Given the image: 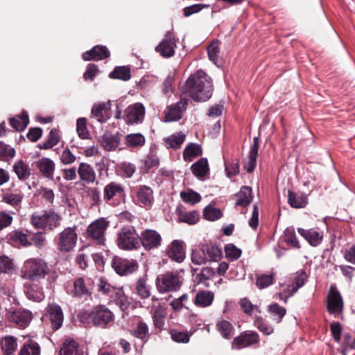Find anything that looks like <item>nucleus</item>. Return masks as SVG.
Returning a JSON list of instances; mask_svg holds the SVG:
<instances>
[{"mask_svg":"<svg viewBox=\"0 0 355 355\" xmlns=\"http://www.w3.org/2000/svg\"><path fill=\"white\" fill-rule=\"evenodd\" d=\"M216 328L225 339L232 338L234 334V328L232 324L224 319H221L217 322Z\"/></svg>","mask_w":355,"mask_h":355,"instance_id":"nucleus-39","label":"nucleus"},{"mask_svg":"<svg viewBox=\"0 0 355 355\" xmlns=\"http://www.w3.org/2000/svg\"><path fill=\"white\" fill-rule=\"evenodd\" d=\"M140 247L146 251L159 248L162 245V237L159 232L153 229H145L139 234Z\"/></svg>","mask_w":355,"mask_h":355,"instance_id":"nucleus-8","label":"nucleus"},{"mask_svg":"<svg viewBox=\"0 0 355 355\" xmlns=\"http://www.w3.org/2000/svg\"><path fill=\"white\" fill-rule=\"evenodd\" d=\"M214 300V293L211 291H199L194 298L193 303L198 307H207L211 305Z\"/></svg>","mask_w":355,"mask_h":355,"instance_id":"nucleus-29","label":"nucleus"},{"mask_svg":"<svg viewBox=\"0 0 355 355\" xmlns=\"http://www.w3.org/2000/svg\"><path fill=\"white\" fill-rule=\"evenodd\" d=\"M1 346L4 354L10 355L17 349V339L14 336H6L2 339Z\"/></svg>","mask_w":355,"mask_h":355,"instance_id":"nucleus-47","label":"nucleus"},{"mask_svg":"<svg viewBox=\"0 0 355 355\" xmlns=\"http://www.w3.org/2000/svg\"><path fill=\"white\" fill-rule=\"evenodd\" d=\"M203 216L206 220L214 221L220 219L223 216V213L220 209L213 207L209 205L205 207Z\"/></svg>","mask_w":355,"mask_h":355,"instance_id":"nucleus-53","label":"nucleus"},{"mask_svg":"<svg viewBox=\"0 0 355 355\" xmlns=\"http://www.w3.org/2000/svg\"><path fill=\"white\" fill-rule=\"evenodd\" d=\"M225 253L226 257L230 261L237 260L241 255L242 251L233 243H228L225 247Z\"/></svg>","mask_w":355,"mask_h":355,"instance_id":"nucleus-56","label":"nucleus"},{"mask_svg":"<svg viewBox=\"0 0 355 355\" xmlns=\"http://www.w3.org/2000/svg\"><path fill=\"white\" fill-rule=\"evenodd\" d=\"M183 89L194 101H206L212 96L211 78L202 70H198L186 80Z\"/></svg>","mask_w":355,"mask_h":355,"instance_id":"nucleus-2","label":"nucleus"},{"mask_svg":"<svg viewBox=\"0 0 355 355\" xmlns=\"http://www.w3.org/2000/svg\"><path fill=\"white\" fill-rule=\"evenodd\" d=\"M114 320V315L105 305L99 304L91 310L80 311L71 318L75 325L95 326L102 329L108 327Z\"/></svg>","mask_w":355,"mask_h":355,"instance_id":"nucleus-1","label":"nucleus"},{"mask_svg":"<svg viewBox=\"0 0 355 355\" xmlns=\"http://www.w3.org/2000/svg\"><path fill=\"white\" fill-rule=\"evenodd\" d=\"M24 293L28 299L37 302H41L44 297L42 288L35 284L26 285Z\"/></svg>","mask_w":355,"mask_h":355,"instance_id":"nucleus-37","label":"nucleus"},{"mask_svg":"<svg viewBox=\"0 0 355 355\" xmlns=\"http://www.w3.org/2000/svg\"><path fill=\"white\" fill-rule=\"evenodd\" d=\"M343 300L340 293L334 286H331L327 295V310L331 315L342 314L343 311Z\"/></svg>","mask_w":355,"mask_h":355,"instance_id":"nucleus-11","label":"nucleus"},{"mask_svg":"<svg viewBox=\"0 0 355 355\" xmlns=\"http://www.w3.org/2000/svg\"><path fill=\"white\" fill-rule=\"evenodd\" d=\"M235 197L236 207H248L253 199L252 188L248 186L241 187L240 191L235 194Z\"/></svg>","mask_w":355,"mask_h":355,"instance_id":"nucleus-27","label":"nucleus"},{"mask_svg":"<svg viewBox=\"0 0 355 355\" xmlns=\"http://www.w3.org/2000/svg\"><path fill=\"white\" fill-rule=\"evenodd\" d=\"M307 277V275L304 270H300L291 275L290 284H293L295 287L294 292H297L299 288L305 284Z\"/></svg>","mask_w":355,"mask_h":355,"instance_id":"nucleus-44","label":"nucleus"},{"mask_svg":"<svg viewBox=\"0 0 355 355\" xmlns=\"http://www.w3.org/2000/svg\"><path fill=\"white\" fill-rule=\"evenodd\" d=\"M219 42L218 40H215L207 47V54L209 60L218 67L219 66V63H220V61L219 60Z\"/></svg>","mask_w":355,"mask_h":355,"instance_id":"nucleus-50","label":"nucleus"},{"mask_svg":"<svg viewBox=\"0 0 355 355\" xmlns=\"http://www.w3.org/2000/svg\"><path fill=\"white\" fill-rule=\"evenodd\" d=\"M201 251L207 259L216 261L221 256V250L216 244L209 243L202 245Z\"/></svg>","mask_w":355,"mask_h":355,"instance_id":"nucleus-35","label":"nucleus"},{"mask_svg":"<svg viewBox=\"0 0 355 355\" xmlns=\"http://www.w3.org/2000/svg\"><path fill=\"white\" fill-rule=\"evenodd\" d=\"M159 164L158 157L155 153H150L140 161L139 171L143 175L147 174L151 169L157 168Z\"/></svg>","mask_w":355,"mask_h":355,"instance_id":"nucleus-28","label":"nucleus"},{"mask_svg":"<svg viewBox=\"0 0 355 355\" xmlns=\"http://www.w3.org/2000/svg\"><path fill=\"white\" fill-rule=\"evenodd\" d=\"M12 167L13 171L21 180H26L31 175L28 166L21 159L15 162Z\"/></svg>","mask_w":355,"mask_h":355,"instance_id":"nucleus-41","label":"nucleus"},{"mask_svg":"<svg viewBox=\"0 0 355 355\" xmlns=\"http://www.w3.org/2000/svg\"><path fill=\"white\" fill-rule=\"evenodd\" d=\"M110 101L95 103L91 110V117L101 123H105L111 116Z\"/></svg>","mask_w":355,"mask_h":355,"instance_id":"nucleus-17","label":"nucleus"},{"mask_svg":"<svg viewBox=\"0 0 355 355\" xmlns=\"http://www.w3.org/2000/svg\"><path fill=\"white\" fill-rule=\"evenodd\" d=\"M112 267L120 276H128L139 268L138 262L135 259H123L115 256L112 261Z\"/></svg>","mask_w":355,"mask_h":355,"instance_id":"nucleus-9","label":"nucleus"},{"mask_svg":"<svg viewBox=\"0 0 355 355\" xmlns=\"http://www.w3.org/2000/svg\"><path fill=\"white\" fill-rule=\"evenodd\" d=\"M72 293L74 297H83L91 294L89 290L85 285L83 278L80 277L74 281Z\"/></svg>","mask_w":355,"mask_h":355,"instance_id":"nucleus-43","label":"nucleus"},{"mask_svg":"<svg viewBox=\"0 0 355 355\" xmlns=\"http://www.w3.org/2000/svg\"><path fill=\"white\" fill-rule=\"evenodd\" d=\"M78 173L81 180L87 184L93 183L96 180V173L91 165L81 162L78 168Z\"/></svg>","mask_w":355,"mask_h":355,"instance_id":"nucleus-31","label":"nucleus"},{"mask_svg":"<svg viewBox=\"0 0 355 355\" xmlns=\"http://www.w3.org/2000/svg\"><path fill=\"white\" fill-rule=\"evenodd\" d=\"M83 347L68 338V355H83Z\"/></svg>","mask_w":355,"mask_h":355,"instance_id":"nucleus-64","label":"nucleus"},{"mask_svg":"<svg viewBox=\"0 0 355 355\" xmlns=\"http://www.w3.org/2000/svg\"><path fill=\"white\" fill-rule=\"evenodd\" d=\"M10 123L11 126L16 130L21 131L25 129L28 123V116L26 112L17 117H14L10 119Z\"/></svg>","mask_w":355,"mask_h":355,"instance_id":"nucleus-51","label":"nucleus"},{"mask_svg":"<svg viewBox=\"0 0 355 355\" xmlns=\"http://www.w3.org/2000/svg\"><path fill=\"white\" fill-rule=\"evenodd\" d=\"M47 270L46 263L41 259L26 260L21 268V276L24 279L37 281L44 277Z\"/></svg>","mask_w":355,"mask_h":355,"instance_id":"nucleus-4","label":"nucleus"},{"mask_svg":"<svg viewBox=\"0 0 355 355\" xmlns=\"http://www.w3.org/2000/svg\"><path fill=\"white\" fill-rule=\"evenodd\" d=\"M116 242L119 248L123 250L132 251L140 248L139 234L132 225L124 226L120 229Z\"/></svg>","mask_w":355,"mask_h":355,"instance_id":"nucleus-3","label":"nucleus"},{"mask_svg":"<svg viewBox=\"0 0 355 355\" xmlns=\"http://www.w3.org/2000/svg\"><path fill=\"white\" fill-rule=\"evenodd\" d=\"M36 166L44 177L52 178L55 165L51 159L43 157L36 162Z\"/></svg>","mask_w":355,"mask_h":355,"instance_id":"nucleus-34","label":"nucleus"},{"mask_svg":"<svg viewBox=\"0 0 355 355\" xmlns=\"http://www.w3.org/2000/svg\"><path fill=\"white\" fill-rule=\"evenodd\" d=\"M298 233L312 246L320 245L323 239V234L315 229L304 230L299 227Z\"/></svg>","mask_w":355,"mask_h":355,"instance_id":"nucleus-23","label":"nucleus"},{"mask_svg":"<svg viewBox=\"0 0 355 355\" xmlns=\"http://www.w3.org/2000/svg\"><path fill=\"white\" fill-rule=\"evenodd\" d=\"M109 225V222L103 218H98L87 227L89 237L96 241L98 245L104 244L105 232Z\"/></svg>","mask_w":355,"mask_h":355,"instance_id":"nucleus-13","label":"nucleus"},{"mask_svg":"<svg viewBox=\"0 0 355 355\" xmlns=\"http://www.w3.org/2000/svg\"><path fill=\"white\" fill-rule=\"evenodd\" d=\"M109 77L112 79L128 81L131 78V69L128 66L116 67L114 70L110 73Z\"/></svg>","mask_w":355,"mask_h":355,"instance_id":"nucleus-38","label":"nucleus"},{"mask_svg":"<svg viewBox=\"0 0 355 355\" xmlns=\"http://www.w3.org/2000/svg\"><path fill=\"white\" fill-rule=\"evenodd\" d=\"M110 302H114L123 312L128 311L130 306L128 297L125 295L123 291L120 288H118L114 293V295L110 300Z\"/></svg>","mask_w":355,"mask_h":355,"instance_id":"nucleus-32","label":"nucleus"},{"mask_svg":"<svg viewBox=\"0 0 355 355\" xmlns=\"http://www.w3.org/2000/svg\"><path fill=\"white\" fill-rule=\"evenodd\" d=\"M15 155V150L13 148L0 141V159L6 160L12 158Z\"/></svg>","mask_w":355,"mask_h":355,"instance_id":"nucleus-62","label":"nucleus"},{"mask_svg":"<svg viewBox=\"0 0 355 355\" xmlns=\"http://www.w3.org/2000/svg\"><path fill=\"white\" fill-rule=\"evenodd\" d=\"M136 196L139 203L144 207L151 206L154 201L153 189L146 185L139 186Z\"/></svg>","mask_w":355,"mask_h":355,"instance_id":"nucleus-26","label":"nucleus"},{"mask_svg":"<svg viewBox=\"0 0 355 355\" xmlns=\"http://www.w3.org/2000/svg\"><path fill=\"white\" fill-rule=\"evenodd\" d=\"M110 53L105 46L96 45L92 49L85 52L83 55V60L85 61L89 60H102L109 58Z\"/></svg>","mask_w":355,"mask_h":355,"instance_id":"nucleus-21","label":"nucleus"},{"mask_svg":"<svg viewBox=\"0 0 355 355\" xmlns=\"http://www.w3.org/2000/svg\"><path fill=\"white\" fill-rule=\"evenodd\" d=\"M60 217L50 209L33 213L31 216L32 225L38 229L49 227L52 230L60 224Z\"/></svg>","mask_w":355,"mask_h":355,"instance_id":"nucleus-6","label":"nucleus"},{"mask_svg":"<svg viewBox=\"0 0 355 355\" xmlns=\"http://www.w3.org/2000/svg\"><path fill=\"white\" fill-rule=\"evenodd\" d=\"M182 278L178 272H168L157 277L155 285L161 293L174 292L180 289Z\"/></svg>","mask_w":355,"mask_h":355,"instance_id":"nucleus-5","label":"nucleus"},{"mask_svg":"<svg viewBox=\"0 0 355 355\" xmlns=\"http://www.w3.org/2000/svg\"><path fill=\"white\" fill-rule=\"evenodd\" d=\"M185 140V135L182 132L173 134L164 139L165 146L167 148L179 149Z\"/></svg>","mask_w":355,"mask_h":355,"instance_id":"nucleus-40","label":"nucleus"},{"mask_svg":"<svg viewBox=\"0 0 355 355\" xmlns=\"http://www.w3.org/2000/svg\"><path fill=\"white\" fill-rule=\"evenodd\" d=\"M168 257L177 263H182L186 257L184 242L180 240H173L166 248Z\"/></svg>","mask_w":355,"mask_h":355,"instance_id":"nucleus-16","label":"nucleus"},{"mask_svg":"<svg viewBox=\"0 0 355 355\" xmlns=\"http://www.w3.org/2000/svg\"><path fill=\"white\" fill-rule=\"evenodd\" d=\"M187 105L188 99L181 98L177 103L168 106V112L165 114V121H177L181 119L187 110Z\"/></svg>","mask_w":355,"mask_h":355,"instance_id":"nucleus-15","label":"nucleus"},{"mask_svg":"<svg viewBox=\"0 0 355 355\" xmlns=\"http://www.w3.org/2000/svg\"><path fill=\"white\" fill-rule=\"evenodd\" d=\"M6 318L11 324L19 328L25 329L33 319L32 312L24 309H10L8 310Z\"/></svg>","mask_w":355,"mask_h":355,"instance_id":"nucleus-7","label":"nucleus"},{"mask_svg":"<svg viewBox=\"0 0 355 355\" xmlns=\"http://www.w3.org/2000/svg\"><path fill=\"white\" fill-rule=\"evenodd\" d=\"M126 122L128 124L138 123L143 121L145 115V107L141 103H136L125 110Z\"/></svg>","mask_w":355,"mask_h":355,"instance_id":"nucleus-18","label":"nucleus"},{"mask_svg":"<svg viewBox=\"0 0 355 355\" xmlns=\"http://www.w3.org/2000/svg\"><path fill=\"white\" fill-rule=\"evenodd\" d=\"M76 132L81 139H85L89 138V132L87 128V119L85 118L77 119Z\"/></svg>","mask_w":355,"mask_h":355,"instance_id":"nucleus-59","label":"nucleus"},{"mask_svg":"<svg viewBox=\"0 0 355 355\" xmlns=\"http://www.w3.org/2000/svg\"><path fill=\"white\" fill-rule=\"evenodd\" d=\"M22 199L23 195L21 193H6L3 197V201L12 206H17Z\"/></svg>","mask_w":355,"mask_h":355,"instance_id":"nucleus-63","label":"nucleus"},{"mask_svg":"<svg viewBox=\"0 0 355 355\" xmlns=\"http://www.w3.org/2000/svg\"><path fill=\"white\" fill-rule=\"evenodd\" d=\"M60 140V135L57 130H51L48 137L40 142L38 147L40 149H49L55 146Z\"/></svg>","mask_w":355,"mask_h":355,"instance_id":"nucleus-48","label":"nucleus"},{"mask_svg":"<svg viewBox=\"0 0 355 355\" xmlns=\"http://www.w3.org/2000/svg\"><path fill=\"white\" fill-rule=\"evenodd\" d=\"M193 281L195 285L202 284L205 287H209V280L215 275V271L212 268L205 267L199 270L198 268L191 269Z\"/></svg>","mask_w":355,"mask_h":355,"instance_id":"nucleus-19","label":"nucleus"},{"mask_svg":"<svg viewBox=\"0 0 355 355\" xmlns=\"http://www.w3.org/2000/svg\"><path fill=\"white\" fill-rule=\"evenodd\" d=\"M191 171L193 175L198 180H204L210 172L207 159L206 157H202L198 159L191 165Z\"/></svg>","mask_w":355,"mask_h":355,"instance_id":"nucleus-24","label":"nucleus"},{"mask_svg":"<svg viewBox=\"0 0 355 355\" xmlns=\"http://www.w3.org/2000/svg\"><path fill=\"white\" fill-rule=\"evenodd\" d=\"M268 311L273 317H277L275 318L277 322H280L286 313V309L277 303L270 304L268 306Z\"/></svg>","mask_w":355,"mask_h":355,"instance_id":"nucleus-57","label":"nucleus"},{"mask_svg":"<svg viewBox=\"0 0 355 355\" xmlns=\"http://www.w3.org/2000/svg\"><path fill=\"white\" fill-rule=\"evenodd\" d=\"M178 40L173 33L168 31L160 43L156 46L155 51L165 58H169L174 55L177 48Z\"/></svg>","mask_w":355,"mask_h":355,"instance_id":"nucleus-14","label":"nucleus"},{"mask_svg":"<svg viewBox=\"0 0 355 355\" xmlns=\"http://www.w3.org/2000/svg\"><path fill=\"white\" fill-rule=\"evenodd\" d=\"M275 273L262 274L256 275V286L259 289H264L274 283Z\"/></svg>","mask_w":355,"mask_h":355,"instance_id":"nucleus-46","label":"nucleus"},{"mask_svg":"<svg viewBox=\"0 0 355 355\" xmlns=\"http://www.w3.org/2000/svg\"><path fill=\"white\" fill-rule=\"evenodd\" d=\"M125 196L124 188L121 184L116 182H111L103 188V199L109 205H116L117 201H120Z\"/></svg>","mask_w":355,"mask_h":355,"instance_id":"nucleus-10","label":"nucleus"},{"mask_svg":"<svg viewBox=\"0 0 355 355\" xmlns=\"http://www.w3.org/2000/svg\"><path fill=\"white\" fill-rule=\"evenodd\" d=\"M180 197L184 202L190 205H195L201 200L200 195L193 190L181 192Z\"/></svg>","mask_w":355,"mask_h":355,"instance_id":"nucleus-55","label":"nucleus"},{"mask_svg":"<svg viewBox=\"0 0 355 355\" xmlns=\"http://www.w3.org/2000/svg\"><path fill=\"white\" fill-rule=\"evenodd\" d=\"M288 202L293 208H303L307 205L308 198L303 193L288 191Z\"/></svg>","mask_w":355,"mask_h":355,"instance_id":"nucleus-30","label":"nucleus"},{"mask_svg":"<svg viewBox=\"0 0 355 355\" xmlns=\"http://www.w3.org/2000/svg\"><path fill=\"white\" fill-rule=\"evenodd\" d=\"M202 154L201 146L197 143L189 144L183 150V159L185 162H191L193 158Z\"/></svg>","mask_w":355,"mask_h":355,"instance_id":"nucleus-36","label":"nucleus"},{"mask_svg":"<svg viewBox=\"0 0 355 355\" xmlns=\"http://www.w3.org/2000/svg\"><path fill=\"white\" fill-rule=\"evenodd\" d=\"M255 327L264 335L269 336L274 332V328L266 324L262 318H257L254 320Z\"/></svg>","mask_w":355,"mask_h":355,"instance_id":"nucleus-61","label":"nucleus"},{"mask_svg":"<svg viewBox=\"0 0 355 355\" xmlns=\"http://www.w3.org/2000/svg\"><path fill=\"white\" fill-rule=\"evenodd\" d=\"M176 214L180 222L189 225L197 223L200 219V212L197 210L187 211L183 206H179L176 209Z\"/></svg>","mask_w":355,"mask_h":355,"instance_id":"nucleus-25","label":"nucleus"},{"mask_svg":"<svg viewBox=\"0 0 355 355\" xmlns=\"http://www.w3.org/2000/svg\"><path fill=\"white\" fill-rule=\"evenodd\" d=\"M132 335L144 342H146L150 336L148 324L141 320L139 321L132 331Z\"/></svg>","mask_w":355,"mask_h":355,"instance_id":"nucleus-45","label":"nucleus"},{"mask_svg":"<svg viewBox=\"0 0 355 355\" xmlns=\"http://www.w3.org/2000/svg\"><path fill=\"white\" fill-rule=\"evenodd\" d=\"M122 135L119 132L112 134L109 132H105L101 136L98 141L104 150L107 151H114L119 146Z\"/></svg>","mask_w":355,"mask_h":355,"instance_id":"nucleus-20","label":"nucleus"},{"mask_svg":"<svg viewBox=\"0 0 355 355\" xmlns=\"http://www.w3.org/2000/svg\"><path fill=\"white\" fill-rule=\"evenodd\" d=\"M169 334L171 339L176 343H187L190 340V335L187 331L171 329Z\"/></svg>","mask_w":355,"mask_h":355,"instance_id":"nucleus-58","label":"nucleus"},{"mask_svg":"<svg viewBox=\"0 0 355 355\" xmlns=\"http://www.w3.org/2000/svg\"><path fill=\"white\" fill-rule=\"evenodd\" d=\"M147 280V276L143 275L137 279L135 284L136 293L142 300L148 299L151 295V288L148 284Z\"/></svg>","mask_w":355,"mask_h":355,"instance_id":"nucleus-33","label":"nucleus"},{"mask_svg":"<svg viewBox=\"0 0 355 355\" xmlns=\"http://www.w3.org/2000/svg\"><path fill=\"white\" fill-rule=\"evenodd\" d=\"M259 335L254 331H245L235 337L232 342V349H241L259 343Z\"/></svg>","mask_w":355,"mask_h":355,"instance_id":"nucleus-12","label":"nucleus"},{"mask_svg":"<svg viewBox=\"0 0 355 355\" xmlns=\"http://www.w3.org/2000/svg\"><path fill=\"white\" fill-rule=\"evenodd\" d=\"M19 355H40V347L37 343L28 340L24 344Z\"/></svg>","mask_w":355,"mask_h":355,"instance_id":"nucleus-49","label":"nucleus"},{"mask_svg":"<svg viewBox=\"0 0 355 355\" xmlns=\"http://www.w3.org/2000/svg\"><path fill=\"white\" fill-rule=\"evenodd\" d=\"M14 268V265L10 259L6 256L0 257V273H12Z\"/></svg>","mask_w":355,"mask_h":355,"instance_id":"nucleus-60","label":"nucleus"},{"mask_svg":"<svg viewBox=\"0 0 355 355\" xmlns=\"http://www.w3.org/2000/svg\"><path fill=\"white\" fill-rule=\"evenodd\" d=\"M146 139L141 133L129 134L125 136V144L129 148H139L145 144Z\"/></svg>","mask_w":355,"mask_h":355,"instance_id":"nucleus-42","label":"nucleus"},{"mask_svg":"<svg viewBox=\"0 0 355 355\" xmlns=\"http://www.w3.org/2000/svg\"><path fill=\"white\" fill-rule=\"evenodd\" d=\"M284 239L287 245L297 249L300 248V245L296 236L295 229L293 227H287L285 230Z\"/></svg>","mask_w":355,"mask_h":355,"instance_id":"nucleus-52","label":"nucleus"},{"mask_svg":"<svg viewBox=\"0 0 355 355\" xmlns=\"http://www.w3.org/2000/svg\"><path fill=\"white\" fill-rule=\"evenodd\" d=\"M47 317L51 322L52 329L57 330L63 323L64 315L61 308L56 304H49L47 310Z\"/></svg>","mask_w":355,"mask_h":355,"instance_id":"nucleus-22","label":"nucleus"},{"mask_svg":"<svg viewBox=\"0 0 355 355\" xmlns=\"http://www.w3.org/2000/svg\"><path fill=\"white\" fill-rule=\"evenodd\" d=\"M117 289V288L114 287L107 283L103 278H100L98 284V291L103 295L109 296L110 300L114 295Z\"/></svg>","mask_w":355,"mask_h":355,"instance_id":"nucleus-54","label":"nucleus"}]
</instances>
